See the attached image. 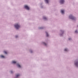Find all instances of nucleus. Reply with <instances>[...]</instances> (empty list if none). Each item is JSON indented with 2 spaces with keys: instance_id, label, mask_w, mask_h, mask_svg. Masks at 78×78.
I'll return each mask as SVG.
<instances>
[{
  "instance_id": "obj_19",
  "label": "nucleus",
  "mask_w": 78,
  "mask_h": 78,
  "mask_svg": "<svg viewBox=\"0 0 78 78\" xmlns=\"http://www.w3.org/2000/svg\"><path fill=\"white\" fill-rule=\"evenodd\" d=\"M11 73H12V71H11Z\"/></svg>"
},
{
  "instance_id": "obj_6",
  "label": "nucleus",
  "mask_w": 78,
  "mask_h": 78,
  "mask_svg": "<svg viewBox=\"0 0 78 78\" xmlns=\"http://www.w3.org/2000/svg\"><path fill=\"white\" fill-rule=\"evenodd\" d=\"M64 11L63 10H61V12L62 14H64Z\"/></svg>"
},
{
  "instance_id": "obj_22",
  "label": "nucleus",
  "mask_w": 78,
  "mask_h": 78,
  "mask_svg": "<svg viewBox=\"0 0 78 78\" xmlns=\"http://www.w3.org/2000/svg\"><path fill=\"white\" fill-rule=\"evenodd\" d=\"M31 53H32V51H30Z\"/></svg>"
},
{
  "instance_id": "obj_7",
  "label": "nucleus",
  "mask_w": 78,
  "mask_h": 78,
  "mask_svg": "<svg viewBox=\"0 0 78 78\" xmlns=\"http://www.w3.org/2000/svg\"><path fill=\"white\" fill-rule=\"evenodd\" d=\"M17 66L18 67H20V68L21 67L20 65H19V64H17Z\"/></svg>"
},
{
  "instance_id": "obj_17",
  "label": "nucleus",
  "mask_w": 78,
  "mask_h": 78,
  "mask_svg": "<svg viewBox=\"0 0 78 78\" xmlns=\"http://www.w3.org/2000/svg\"><path fill=\"white\" fill-rule=\"evenodd\" d=\"M65 51H67V49H65Z\"/></svg>"
},
{
  "instance_id": "obj_21",
  "label": "nucleus",
  "mask_w": 78,
  "mask_h": 78,
  "mask_svg": "<svg viewBox=\"0 0 78 78\" xmlns=\"http://www.w3.org/2000/svg\"><path fill=\"white\" fill-rule=\"evenodd\" d=\"M41 29H42V28H40Z\"/></svg>"
},
{
  "instance_id": "obj_18",
  "label": "nucleus",
  "mask_w": 78,
  "mask_h": 78,
  "mask_svg": "<svg viewBox=\"0 0 78 78\" xmlns=\"http://www.w3.org/2000/svg\"><path fill=\"white\" fill-rule=\"evenodd\" d=\"M18 37V36H15V37H16V38H17V37Z\"/></svg>"
},
{
  "instance_id": "obj_13",
  "label": "nucleus",
  "mask_w": 78,
  "mask_h": 78,
  "mask_svg": "<svg viewBox=\"0 0 78 78\" xmlns=\"http://www.w3.org/2000/svg\"><path fill=\"white\" fill-rule=\"evenodd\" d=\"M43 44L44 45H47V44L45 42H43Z\"/></svg>"
},
{
  "instance_id": "obj_3",
  "label": "nucleus",
  "mask_w": 78,
  "mask_h": 78,
  "mask_svg": "<svg viewBox=\"0 0 78 78\" xmlns=\"http://www.w3.org/2000/svg\"><path fill=\"white\" fill-rule=\"evenodd\" d=\"M24 8H25L27 9V10H29V9H30L29 7L27 5L24 6Z\"/></svg>"
},
{
  "instance_id": "obj_2",
  "label": "nucleus",
  "mask_w": 78,
  "mask_h": 78,
  "mask_svg": "<svg viewBox=\"0 0 78 78\" xmlns=\"http://www.w3.org/2000/svg\"><path fill=\"white\" fill-rule=\"evenodd\" d=\"M69 18L71 19H72V20H75V17L73 16L72 15L69 16Z\"/></svg>"
},
{
  "instance_id": "obj_11",
  "label": "nucleus",
  "mask_w": 78,
  "mask_h": 78,
  "mask_svg": "<svg viewBox=\"0 0 78 78\" xmlns=\"http://www.w3.org/2000/svg\"><path fill=\"white\" fill-rule=\"evenodd\" d=\"M1 58H5V56H4L3 55H1Z\"/></svg>"
},
{
  "instance_id": "obj_1",
  "label": "nucleus",
  "mask_w": 78,
  "mask_h": 78,
  "mask_svg": "<svg viewBox=\"0 0 78 78\" xmlns=\"http://www.w3.org/2000/svg\"><path fill=\"white\" fill-rule=\"evenodd\" d=\"M20 27V25H19L18 24H16L15 25V27L17 29H19Z\"/></svg>"
},
{
  "instance_id": "obj_14",
  "label": "nucleus",
  "mask_w": 78,
  "mask_h": 78,
  "mask_svg": "<svg viewBox=\"0 0 78 78\" xmlns=\"http://www.w3.org/2000/svg\"><path fill=\"white\" fill-rule=\"evenodd\" d=\"M4 52L5 53V54H7V52L6 51H4Z\"/></svg>"
},
{
  "instance_id": "obj_10",
  "label": "nucleus",
  "mask_w": 78,
  "mask_h": 78,
  "mask_svg": "<svg viewBox=\"0 0 78 78\" xmlns=\"http://www.w3.org/2000/svg\"><path fill=\"white\" fill-rule=\"evenodd\" d=\"M12 63H13V64H16V62L15 61H13L12 62Z\"/></svg>"
},
{
  "instance_id": "obj_12",
  "label": "nucleus",
  "mask_w": 78,
  "mask_h": 78,
  "mask_svg": "<svg viewBox=\"0 0 78 78\" xmlns=\"http://www.w3.org/2000/svg\"><path fill=\"white\" fill-rule=\"evenodd\" d=\"M20 75L19 74H17L16 76V77H18Z\"/></svg>"
},
{
  "instance_id": "obj_16",
  "label": "nucleus",
  "mask_w": 78,
  "mask_h": 78,
  "mask_svg": "<svg viewBox=\"0 0 78 78\" xmlns=\"http://www.w3.org/2000/svg\"><path fill=\"white\" fill-rule=\"evenodd\" d=\"M75 33H78V31H77V30H76V31H75Z\"/></svg>"
},
{
  "instance_id": "obj_4",
  "label": "nucleus",
  "mask_w": 78,
  "mask_h": 78,
  "mask_svg": "<svg viewBox=\"0 0 78 78\" xmlns=\"http://www.w3.org/2000/svg\"><path fill=\"white\" fill-rule=\"evenodd\" d=\"M64 0H60V3L61 4H62L64 3Z\"/></svg>"
},
{
  "instance_id": "obj_15",
  "label": "nucleus",
  "mask_w": 78,
  "mask_h": 78,
  "mask_svg": "<svg viewBox=\"0 0 78 78\" xmlns=\"http://www.w3.org/2000/svg\"><path fill=\"white\" fill-rule=\"evenodd\" d=\"M43 18L44 19H45V20L47 19V18L46 17H44Z\"/></svg>"
},
{
  "instance_id": "obj_5",
  "label": "nucleus",
  "mask_w": 78,
  "mask_h": 78,
  "mask_svg": "<svg viewBox=\"0 0 78 78\" xmlns=\"http://www.w3.org/2000/svg\"><path fill=\"white\" fill-rule=\"evenodd\" d=\"M75 65L77 67H78V62H77L76 63H75Z\"/></svg>"
},
{
  "instance_id": "obj_8",
  "label": "nucleus",
  "mask_w": 78,
  "mask_h": 78,
  "mask_svg": "<svg viewBox=\"0 0 78 78\" xmlns=\"http://www.w3.org/2000/svg\"><path fill=\"white\" fill-rule=\"evenodd\" d=\"M45 2L47 3H48V0H45Z\"/></svg>"
},
{
  "instance_id": "obj_20",
  "label": "nucleus",
  "mask_w": 78,
  "mask_h": 78,
  "mask_svg": "<svg viewBox=\"0 0 78 78\" xmlns=\"http://www.w3.org/2000/svg\"><path fill=\"white\" fill-rule=\"evenodd\" d=\"M70 39H71V38H69V40H70Z\"/></svg>"
},
{
  "instance_id": "obj_9",
  "label": "nucleus",
  "mask_w": 78,
  "mask_h": 78,
  "mask_svg": "<svg viewBox=\"0 0 78 78\" xmlns=\"http://www.w3.org/2000/svg\"><path fill=\"white\" fill-rule=\"evenodd\" d=\"M46 36L48 37V33H47V32H46Z\"/></svg>"
}]
</instances>
